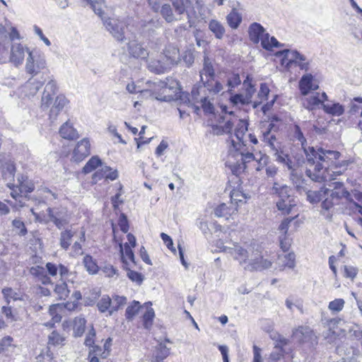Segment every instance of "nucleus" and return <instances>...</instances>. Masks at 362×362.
<instances>
[{
    "label": "nucleus",
    "instance_id": "nucleus-1",
    "mask_svg": "<svg viewBox=\"0 0 362 362\" xmlns=\"http://www.w3.org/2000/svg\"><path fill=\"white\" fill-rule=\"evenodd\" d=\"M305 154L308 165L305 171L308 177L317 182L331 180L328 177L331 175L329 171L338 165V159L341 156L339 151L321 146H309L305 148Z\"/></svg>",
    "mask_w": 362,
    "mask_h": 362
},
{
    "label": "nucleus",
    "instance_id": "nucleus-2",
    "mask_svg": "<svg viewBox=\"0 0 362 362\" xmlns=\"http://www.w3.org/2000/svg\"><path fill=\"white\" fill-rule=\"evenodd\" d=\"M328 194L322 202V209L329 211L336 207V210L344 214V208L348 205L351 199V192L345 187L341 182H334L329 185Z\"/></svg>",
    "mask_w": 362,
    "mask_h": 362
},
{
    "label": "nucleus",
    "instance_id": "nucleus-3",
    "mask_svg": "<svg viewBox=\"0 0 362 362\" xmlns=\"http://www.w3.org/2000/svg\"><path fill=\"white\" fill-rule=\"evenodd\" d=\"M173 8L175 9V13H173V8L169 4H164L162 6L160 9V14L163 18L168 22L171 23L175 21L182 20V15L185 12L187 15V19L189 23V28L192 26V16L187 11L191 5H193L194 1L197 6H199L200 4L199 0H171Z\"/></svg>",
    "mask_w": 362,
    "mask_h": 362
},
{
    "label": "nucleus",
    "instance_id": "nucleus-4",
    "mask_svg": "<svg viewBox=\"0 0 362 362\" xmlns=\"http://www.w3.org/2000/svg\"><path fill=\"white\" fill-rule=\"evenodd\" d=\"M25 71L33 76H37L46 67L45 55L38 50L28 51Z\"/></svg>",
    "mask_w": 362,
    "mask_h": 362
},
{
    "label": "nucleus",
    "instance_id": "nucleus-5",
    "mask_svg": "<svg viewBox=\"0 0 362 362\" xmlns=\"http://www.w3.org/2000/svg\"><path fill=\"white\" fill-rule=\"evenodd\" d=\"M279 55L284 56V60H287V66L295 64L300 69L308 71L310 69V62L306 57L297 50L284 49L278 53Z\"/></svg>",
    "mask_w": 362,
    "mask_h": 362
},
{
    "label": "nucleus",
    "instance_id": "nucleus-6",
    "mask_svg": "<svg viewBox=\"0 0 362 362\" xmlns=\"http://www.w3.org/2000/svg\"><path fill=\"white\" fill-rule=\"evenodd\" d=\"M272 264L270 260L264 259L261 252L257 250L250 255L247 264L244 266V269L250 272L262 271L271 267Z\"/></svg>",
    "mask_w": 362,
    "mask_h": 362
},
{
    "label": "nucleus",
    "instance_id": "nucleus-7",
    "mask_svg": "<svg viewBox=\"0 0 362 362\" xmlns=\"http://www.w3.org/2000/svg\"><path fill=\"white\" fill-rule=\"evenodd\" d=\"M47 212L49 220L59 230L64 228L69 222V216L64 209L48 208Z\"/></svg>",
    "mask_w": 362,
    "mask_h": 362
},
{
    "label": "nucleus",
    "instance_id": "nucleus-8",
    "mask_svg": "<svg viewBox=\"0 0 362 362\" xmlns=\"http://www.w3.org/2000/svg\"><path fill=\"white\" fill-rule=\"evenodd\" d=\"M222 250L231 255L234 259L238 261L240 265L243 268L249 261L250 255L239 244H233V247L223 246Z\"/></svg>",
    "mask_w": 362,
    "mask_h": 362
},
{
    "label": "nucleus",
    "instance_id": "nucleus-9",
    "mask_svg": "<svg viewBox=\"0 0 362 362\" xmlns=\"http://www.w3.org/2000/svg\"><path fill=\"white\" fill-rule=\"evenodd\" d=\"M45 82V79L42 76H40V79H39L37 77L32 76L23 86V92L27 96H33L44 85Z\"/></svg>",
    "mask_w": 362,
    "mask_h": 362
},
{
    "label": "nucleus",
    "instance_id": "nucleus-10",
    "mask_svg": "<svg viewBox=\"0 0 362 362\" xmlns=\"http://www.w3.org/2000/svg\"><path fill=\"white\" fill-rule=\"evenodd\" d=\"M90 144L87 139H83L78 142L73 153V159L76 162L83 160L90 153Z\"/></svg>",
    "mask_w": 362,
    "mask_h": 362
},
{
    "label": "nucleus",
    "instance_id": "nucleus-11",
    "mask_svg": "<svg viewBox=\"0 0 362 362\" xmlns=\"http://www.w3.org/2000/svg\"><path fill=\"white\" fill-rule=\"evenodd\" d=\"M57 84L53 80H50L45 86L42 100L41 107L43 109H47L53 102L52 95L56 94Z\"/></svg>",
    "mask_w": 362,
    "mask_h": 362
},
{
    "label": "nucleus",
    "instance_id": "nucleus-12",
    "mask_svg": "<svg viewBox=\"0 0 362 362\" xmlns=\"http://www.w3.org/2000/svg\"><path fill=\"white\" fill-rule=\"evenodd\" d=\"M129 54L134 58L146 59L148 57V51L144 47L143 44L136 41H129L128 43Z\"/></svg>",
    "mask_w": 362,
    "mask_h": 362
},
{
    "label": "nucleus",
    "instance_id": "nucleus-13",
    "mask_svg": "<svg viewBox=\"0 0 362 362\" xmlns=\"http://www.w3.org/2000/svg\"><path fill=\"white\" fill-rule=\"evenodd\" d=\"M200 82L204 84L206 80H213L215 77V71L212 66L211 59L208 56L204 57L203 68L199 71Z\"/></svg>",
    "mask_w": 362,
    "mask_h": 362
},
{
    "label": "nucleus",
    "instance_id": "nucleus-14",
    "mask_svg": "<svg viewBox=\"0 0 362 362\" xmlns=\"http://www.w3.org/2000/svg\"><path fill=\"white\" fill-rule=\"evenodd\" d=\"M27 50L21 44L13 43L11 45L10 61L16 66L21 64L25 57V52Z\"/></svg>",
    "mask_w": 362,
    "mask_h": 362
},
{
    "label": "nucleus",
    "instance_id": "nucleus-15",
    "mask_svg": "<svg viewBox=\"0 0 362 362\" xmlns=\"http://www.w3.org/2000/svg\"><path fill=\"white\" fill-rule=\"evenodd\" d=\"M238 211V207L233 203L221 204L214 209V214L216 217L228 219L229 216Z\"/></svg>",
    "mask_w": 362,
    "mask_h": 362
},
{
    "label": "nucleus",
    "instance_id": "nucleus-16",
    "mask_svg": "<svg viewBox=\"0 0 362 362\" xmlns=\"http://www.w3.org/2000/svg\"><path fill=\"white\" fill-rule=\"evenodd\" d=\"M266 33L264 27L258 23H253L249 26V37L254 44H258L260 40L262 41V37Z\"/></svg>",
    "mask_w": 362,
    "mask_h": 362
},
{
    "label": "nucleus",
    "instance_id": "nucleus-17",
    "mask_svg": "<svg viewBox=\"0 0 362 362\" xmlns=\"http://www.w3.org/2000/svg\"><path fill=\"white\" fill-rule=\"evenodd\" d=\"M119 252L121 253V258L123 263V267L127 272V275L128 278L132 281L133 282H136L137 284L140 285L144 281V276L137 272L133 271L128 268V262L124 259L123 255V245L122 243H119Z\"/></svg>",
    "mask_w": 362,
    "mask_h": 362
},
{
    "label": "nucleus",
    "instance_id": "nucleus-18",
    "mask_svg": "<svg viewBox=\"0 0 362 362\" xmlns=\"http://www.w3.org/2000/svg\"><path fill=\"white\" fill-rule=\"evenodd\" d=\"M13 339L7 336L2 338L0 341V354H4L6 356H11L16 349V346L13 344Z\"/></svg>",
    "mask_w": 362,
    "mask_h": 362
},
{
    "label": "nucleus",
    "instance_id": "nucleus-19",
    "mask_svg": "<svg viewBox=\"0 0 362 362\" xmlns=\"http://www.w3.org/2000/svg\"><path fill=\"white\" fill-rule=\"evenodd\" d=\"M313 76L311 74L303 75L299 81V88L303 95H307L311 90L316 88L313 86Z\"/></svg>",
    "mask_w": 362,
    "mask_h": 362
},
{
    "label": "nucleus",
    "instance_id": "nucleus-20",
    "mask_svg": "<svg viewBox=\"0 0 362 362\" xmlns=\"http://www.w3.org/2000/svg\"><path fill=\"white\" fill-rule=\"evenodd\" d=\"M295 259L296 255L293 252H289L287 254L283 253L281 255H279L277 264L282 268L288 267L293 269L296 265Z\"/></svg>",
    "mask_w": 362,
    "mask_h": 362
},
{
    "label": "nucleus",
    "instance_id": "nucleus-21",
    "mask_svg": "<svg viewBox=\"0 0 362 362\" xmlns=\"http://www.w3.org/2000/svg\"><path fill=\"white\" fill-rule=\"evenodd\" d=\"M323 110L332 116H340L344 112V107L339 103H328L322 104Z\"/></svg>",
    "mask_w": 362,
    "mask_h": 362
},
{
    "label": "nucleus",
    "instance_id": "nucleus-22",
    "mask_svg": "<svg viewBox=\"0 0 362 362\" xmlns=\"http://www.w3.org/2000/svg\"><path fill=\"white\" fill-rule=\"evenodd\" d=\"M75 233L76 232L70 228L65 229L61 232L59 245L62 249L67 250L69 248L71 243V239Z\"/></svg>",
    "mask_w": 362,
    "mask_h": 362
},
{
    "label": "nucleus",
    "instance_id": "nucleus-23",
    "mask_svg": "<svg viewBox=\"0 0 362 362\" xmlns=\"http://www.w3.org/2000/svg\"><path fill=\"white\" fill-rule=\"evenodd\" d=\"M263 141L267 144L272 151L281 148V144L277 141L276 135L270 130H266L262 132Z\"/></svg>",
    "mask_w": 362,
    "mask_h": 362
},
{
    "label": "nucleus",
    "instance_id": "nucleus-24",
    "mask_svg": "<svg viewBox=\"0 0 362 362\" xmlns=\"http://www.w3.org/2000/svg\"><path fill=\"white\" fill-rule=\"evenodd\" d=\"M209 29L216 38L221 40L223 37L226 29L223 25L217 20H211L209 23Z\"/></svg>",
    "mask_w": 362,
    "mask_h": 362
},
{
    "label": "nucleus",
    "instance_id": "nucleus-25",
    "mask_svg": "<svg viewBox=\"0 0 362 362\" xmlns=\"http://www.w3.org/2000/svg\"><path fill=\"white\" fill-rule=\"evenodd\" d=\"M226 21L232 29H237L242 22V14L233 8L227 15Z\"/></svg>",
    "mask_w": 362,
    "mask_h": 362
},
{
    "label": "nucleus",
    "instance_id": "nucleus-26",
    "mask_svg": "<svg viewBox=\"0 0 362 362\" xmlns=\"http://www.w3.org/2000/svg\"><path fill=\"white\" fill-rule=\"evenodd\" d=\"M66 102L67 100L64 95H58L56 98L54 103H53V105L50 109V117L55 118L58 115L59 112L62 111L64 107L66 105Z\"/></svg>",
    "mask_w": 362,
    "mask_h": 362
},
{
    "label": "nucleus",
    "instance_id": "nucleus-27",
    "mask_svg": "<svg viewBox=\"0 0 362 362\" xmlns=\"http://www.w3.org/2000/svg\"><path fill=\"white\" fill-rule=\"evenodd\" d=\"M293 335L300 341L305 342L312 340L314 334L310 327H300L293 332Z\"/></svg>",
    "mask_w": 362,
    "mask_h": 362
},
{
    "label": "nucleus",
    "instance_id": "nucleus-28",
    "mask_svg": "<svg viewBox=\"0 0 362 362\" xmlns=\"http://www.w3.org/2000/svg\"><path fill=\"white\" fill-rule=\"evenodd\" d=\"M327 194H328V189L325 187L321 188L319 191L308 190L307 192V199L310 203L315 204L323 198L325 199Z\"/></svg>",
    "mask_w": 362,
    "mask_h": 362
},
{
    "label": "nucleus",
    "instance_id": "nucleus-29",
    "mask_svg": "<svg viewBox=\"0 0 362 362\" xmlns=\"http://www.w3.org/2000/svg\"><path fill=\"white\" fill-rule=\"evenodd\" d=\"M296 206L295 199L291 197L290 199H283L276 202V206L279 211L284 214H289L291 212L293 207Z\"/></svg>",
    "mask_w": 362,
    "mask_h": 362
},
{
    "label": "nucleus",
    "instance_id": "nucleus-30",
    "mask_svg": "<svg viewBox=\"0 0 362 362\" xmlns=\"http://www.w3.org/2000/svg\"><path fill=\"white\" fill-rule=\"evenodd\" d=\"M272 191L274 194H276L279 196V201L290 199L292 197L290 194L291 189L287 185L279 186V184L275 182L272 187Z\"/></svg>",
    "mask_w": 362,
    "mask_h": 362
},
{
    "label": "nucleus",
    "instance_id": "nucleus-31",
    "mask_svg": "<svg viewBox=\"0 0 362 362\" xmlns=\"http://www.w3.org/2000/svg\"><path fill=\"white\" fill-rule=\"evenodd\" d=\"M261 45L262 47L267 50H272L273 47H279L281 46L280 42L274 37H270L268 33L264 34L263 37H262Z\"/></svg>",
    "mask_w": 362,
    "mask_h": 362
},
{
    "label": "nucleus",
    "instance_id": "nucleus-32",
    "mask_svg": "<svg viewBox=\"0 0 362 362\" xmlns=\"http://www.w3.org/2000/svg\"><path fill=\"white\" fill-rule=\"evenodd\" d=\"M60 135L64 138L73 140L78 138L77 132L67 122L64 123L59 129Z\"/></svg>",
    "mask_w": 362,
    "mask_h": 362
},
{
    "label": "nucleus",
    "instance_id": "nucleus-33",
    "mask_svg": "<svg viewBox=\"0 0 362 362\" xmlns=\"http://www.w3.org/2000/svg\"><path fill=\"white\" fill-rule=\"evenodd\" d=\"M203 86L214 95L219 93L223 89V85L219 81H214V78L213 80H206Z\"/></svg>",
    "mask_w": 362,
    "mask_h": 362
},
{
    "label": "nucleus",
    "instance_id": "nucleus-34",
    "mask_svg": "<svg viewBox=\"0 0 362 362\" xmlns=\"http://www.w3.org/2000/svg\"><path fill=\"white\" fill-rule=\"evenodd\" d=\"M291 351V349L288 350L278 349L274 347L273 351L269 355L268 362H280L285 361L284 357L285 354H288Z\"/></svg>",
    "mask_w": 362,
    "mask_h": 362
},
{
    "label": "nucleus",
    "instance_id": "nucleus-35",
    "mask_svg": "<svg viewBox=\"0 0 362 362\" xmlns=\"http://www.w3.org/2000/svg\"><path fill=\"white\" fill-rule=\"evenodd\" d=\"M66 337L61 335L57 331H52L48 336V344L54 346H63L65 344Z\"/></svg>",
    "mask_w": 362,
    "mask_h": 362
},
{
    "label": "nucleus",
    "instance_id": "nucleus-36",
    "mask_svg": "<svg viewBox=\"0 0 362 362\" xmlns=\"http://www.w3.org/2000/svg\"><path fill=\"white\" fill-rule=\"evenodd\" d=\"M21 192L30 193L35 189L34 183L29 180L27 177L21 176L18 178Z\"/></svg>",
    "mask_w": 362,
    "mask_h": 362
},
{
    "label": "nucleus",
    "instance_id": "nucleus-37",
    "mask_svg": "<svg viewBox=\"0 0 362 362\" xmlns=\"http://www.w3.org/2000/svg\"><path fill=\"white\" fill-rule=\"evenodd\" d=\"M245 88V95L252 101V98L256 91L255 84L252 83V78L250 75H247L243 83Z\"/></svg>",
    "mask_w": 362,
    "mask_h": 362
},
{
    "label": "nucleus",
    "instance_id": "nucleus-38",
    "mask_svg": "<svg viewBox=\"0 0 362 362\" xmlns=\"http://www.w3.org/2000/svg\"><path fill=\"white\" fill-rule=\"evenodd\" d=\"M248 198H250V196L239 189H233L230 192V203H233L237 206L239 203L245 202Z\"/></svg>",
    "mask_w": 362,
    "mask_h": 362
},
{
    "label": "nucleus",
    "instance_id": "nucleus-39",
    "mask_svg": "<svg viewBox=\"0 0 362 362\" xmlns=\"http://www.w3.org/2000/svg\"><path fill=\"white\" fill-rule=\"evenodd\" d=\"M86 320L84 317H77L74 320V334L75 337H81L84 331Z\"/></svg>",
    "mask_w": 362,
    "mask_h": 362
},
{
    "label": "nucleus",
    "instance_id": "nucleus-40",
    "mask_svg": "<svg viewBox=\"0 0 362 362\" xmlns=\"http://www.w3.org/2000/svg\"><path fill=\"white\" fill-rule=\"evenodd\" d=\"M102 166V161L98 156H93L83 168V173L88 174L94 170L98 166Z\"/></svg>",
    "mask_w": 362,
    "mask_h": 362
},
{
    "label": "nucleus",
    "instance_id": "nucleus-41",
    "mask_svg": "<svg viewBox=\"0 0 362 362\" xmlns=\"http://www.w3.org/2000/svg\"><path fill=\"white\" fill-rule=\"evenodd\" d=\"M141 308L140 303L134 300L126 309L125 317L128 320H132L134 317L138 313Z\"/></svg>",
    "mask_w": 362,
    "mask_h": 362
},
{
    "label": "nucleus",
    "instance_id": "nucleus-42",
    "mask_svg": "<svg viewBox=\"0 0 362 362\" xmlns=\"http://www.w3.org/2000/svg\"><path fill=\"white\" fill-rule=\"evenodd\" d=\"M127 303V298L124 296H115L113 297L111 310H109V315H111L115 311H117L121 307Z\"/></svg>",
    "mask_w": 362,
    "mask_h": 362
},
{
    "label": "nucleus",
    "instance_id": "nucleus-43",
    "mask_svg": "<svg viewBox=\"0 0 362 362\" xmlns=\"http://www.w3.org/2000/svg\"><path fill=\"white\" fill-rule=\"evenodd\" d=\"M83 262L86 270L90 274H93L97 273L98 267L90 255H86Z\"/></svg>",
    "mask_w": 362,
    "mask_h": 362
},
{
    "label": "nucleus",
    "instance_id": "nucleus-44",
    "mask_svg": "<svg viewBox=\"0 0 362 362\" xmlns=\"http://www.w3.org/2000/svg\"><path fill=\"white\" fill-rule=\"evenodd\" d=\"M112 300L109 296L105 295L102 296L100 300L97 303V307L100 312L105 313L108 309L111 310Z\"/></svg>",
    "mask_w": 362,
    "mask_h": 362
},
{
    "label": "nucleus",
    "instance_id": "nucleus-45",
    "mask_svg": "<svg viewBox=\"0 0 362 362\" xmlns=\"http://www.w3.org/2000/svg\"><path fill=\"white\" fill-rule=\"evenodd\" d=\"M247 122L245 120L240 119L238 124L235 129V136L239 141H242L245 133L247 131Z\"/></svg>",
    "mask_w": 362,
    "mask_h": 362
},
{
    "label": "nucleus",
    "instance_id": "nucleus-46",
    "mask_svg": "<svg viewBox=\"0 0 362 362\" xmlns=\"http://www.w3.org/2000/svg\"><path fill=\"white\" fill-rule=\"evenodd\" d=\"M306 102H307V104L305 105V106L307 109H309V110H314V109H315L316 107L319 106L320 105H321L322 106V104H324L322 103V99H320L319 98L318 94L311 95V96L307 98Z\"/></svg>",
    "mask_w": 362,
    "mask_h": 362
},
{
    "label": "nucleus",
    "instance_id": "nucleus-47",
    "mask_svg": "<svg viewBox=\"0 0 362 362\" xmlns=\"http://www.w3.org/2000/svg\"><path fill=\"white\" fill-rule=\"evenodd\" d=\"M148 69L156 74H160L165 71V66L158 60H152L148 64Z\"/></svg>",
    "mask_w": 362,
    "mask_h": 362
},
{
    "label": "nucleus",
    "instance_id": "nucleus-48",
    "mask_svg": "<svg viewBox=\"0 0 362 362\" xmlns=\"http://www.w3.org/2000/svg\"><path fill=\"white\" fill-rule=\"evenodd\" d=\"M269 93V88L266 83H261L260 88L258 92L257 96L260 99L259 102H255L253 105V107L256 108L259 104L262 103V100H267L268 95Z\"/></svg>",
    "mask_w": 362,
    "mask_h": 362
},
{
    "label": "nucleus",
    "instance_id": "nucleus-49",
    "mask_svg": "<svg viewBox=\"0 0 362 362\" xmlns=\"http://www.w3.org/2000/svg\"><path fill=\"white\" fill-rule=\"evenodd\" d=\"M54 292L58 295L59 299H65L69 296V293L67 284L64 282L57 284L54 288Z\"/></svg>",
    "mask_w": 362,
    "mask_h": 362
},
{
    "label": "nucleus",
    "instance_id": "nucleus-50",
    "mask_svg": "<svg viewBox=\"0 0 362 362\" xmlns=\"http://www.w3.org/2000/svg\"><path fill=\"white\" fill-rule=\"evenodd\" d=\"M241 83L240 75L238 74L233 73L228 76L227 86L229 89L228 91H231L233 88L237 87Z\"/></svg>",
    "mask_w": 362,
    "mask_h": 362
},
{
    "label": "nucleus",
    "instance_id": "nucleus-51",
    "mask_svg": "<svg viewBox=\"0 0 362 362\" xmlns=\"http://www.w3.org/2000/svg\"><path fill=\"white\" fill-rule=\"evenodd\" d=\"M170 354V349L164 344L160 343L156 351V358L157 361H160L165 358Z\"/></svg>",
    "mask_w": 362,
    "mask_h": 362
},
{
    "label": "nucleus",
    "instance_id": "nucleus-52",
    "mask_svg": "<svg viewBox=\"0 0 362 362\" xmlns=\"http://www.w3.org/2000/svg\"><path fill=\"white\" fill-rule=\"evenodd\" d=\"M241 156V163L238 164V168L240 170H244L246 168V163H250L255 160V156L252 153L250 152H246L243 153L242 152L240 153Z\"/></svg>",
    "mask_w": 362,
    "mask_h": 362
},
{
    "label": "nucleus",
    "instance_id": "nucleus-53",
    "mask_svg": "<svg viewBox=\"0 0 362 362\" xmlns=\"http://www.w3.org/2000/svg\"><path fill=\"white\" fill-rule=\"evenodd\" d=\"M13 227L16 230V233L21 236H25L27 233V228L23 221L21 219L16 218L12 221Z\"/></svg>",
    "mask_w": 362,
    "mask_h": 362
},
{
    "label": "nucleus",
    "instance_id": "nucleus-54",
    "mask_svg": "<svg viewBox=\"0 0 362 362\" xmlns=\"http://www.w3.org/2000/svg\"><path fill=\"white\" fill-rule=\"evenodd\" d=\"M202 108L205 114H213L214 112V106L213 103L204 96L200 99Z\"/></svg>",
    "mask_w": 362,
    "mask_h": 362
},
{
    "label": "nucleus",
    "instance_id": "nucleus-55",
    "mask_svg": "<svg viewBox=\"0 0 362 362\" xmlns=\"http://www.w3.org/2000/svg\"><path fill=\"white\" fill-rule=\"evenodd\" d=\"M230 101L232 103L235 105H247L251 103V100H249L248 97H247L245 94L243 93H237L232 95L230 97Z\"/></svg>",
    "mask_w": 362,
    "mask_h": 362
},
{
    "label": "nucleus",
    "instance_id": "nucleus-56",
    "mask_svg": "<svg viewBox=\"0 0 362 362\" xmlns=\"http://www.w3.org/2000/svg\"><path fill=\"white\" fill-rule=\"evenodd\" d=\"M172 55H169L170 53V50H166L165 57L170 60V63L171 64H177L180 61V56L179 53V49L173 47L171 50Z\"/></svg>",
    "mask_w": 362,
    "mask_h": 362
},
{
    "label": "nucleus",
    "instance_id": "nucleus-57",
    "mask_svg": "<svg viewBox=\"0 0 362 362\" xmlns=\"http://www.w3.org/2000/svg\"><path fill=\"white\" fill-rule=\"evenodd\" d=\"M154 316H155L154 311L152 308L146 311V313L143 315L144 326L146 329H150V327L152 325V322H153Z\"/></svg>",
    "mask_w": 362,
    "mask_h": 362
},
{
    "label": "nucleus",
    "instance_id": "nucleus-58",
    "mask_svg": "<svg viewBox=\"0 0 362 362\" xmlns=\"http://www.w3.org/2000/svg\"><path fill=\"white\" fill-rule=\"evenodd\" d=\"M293 136L296 139L299 141L301 144V146L305 151V144H307L306 139L305 138L300 127L298 124H296L294 126V130H293Z\"/></svg>",
    "mask_w": 362,
    "mask_h": 362
},
{
    "label": "nucleus",
    "instance_id": "nucleus-59",
    "mask_svg": "<svg viewBox=\"0 0 362 362\" xmlns=\"http://www.w3.org/2000/svg\"><path fill=\"white\" fill-rule=\"evenodd\" d=\"M344 300L341 298L335 299L329 304V309L335 312H339L344 308Z\"/></svg>",
    "mask_w": 362,
    "mask_h": 362
},
{
    "label": "nucleus",
    "instance_id": "nucleus-60",
    "mask_svg": "<svg viewBox=\"0 0 362 362\" xmlns=\"http://www.w3.org/2000/svg\"><path fill=\"white\" fill-rule=\"evenodd\" d=\"M8 44L6 42H0V63H4L6 61L8 55Z\"/></svg>",
    "mask_w": 362,
    "mask_h": 362
},
{
    "label": "nucleus",
    "instance_id": "nucleus-61",
    "mask_svg": "<svg viewBox=\"0 0 362 362\" xmlns=\"http://www.w3.org/2000/svg\"><path fill=\"white\" fill-rule=\"evenodd\" d=\"M178 86V82L177 81L173 80L171 78H166V81H159L158 86L162 88H169L174 89L177 88Z\"/></svg>",
    "mask_w": 362,
    "mask_h": 362
},
{
    "label": "nucleus",
    "instance_id": "nucleus-62",
    "mask_svg": "<svg viewBox=\"0 0 362 362\" xmlns=\"http://www.w3.org/2000/svg\"><path fill=\"white\" fill-rule=\"evenodd\" d=\"M160 238L167 247L173 253L176 252L175 248L173 247V241L172 238L165 233H160Z\"/></svg>",
    "mask_w": 362,
    "mask_h": 362
},
{
    "label": "nucleus",
    "instance_id": "nucleus-63",
    "mask_svg": "<svg viewBox=\"0 0 362 362\" xmlns=\"http://www.w3.org/2000/svg\"><path fill=\"white\" fill-rule=\"evenodd\" d=\"M273 153V156L277 162L284 164L285 162L288 161V155L284 153V152L281 151V148L277 149V151H274Z\"/></svg>",
    "mask_w": 362,
    "mask_h": 362
},
{
    "label": "nucleus",
    "instance_id": "nucleus-64",
    "mask_svg": "<svg viewBox=\"0 0 362 362\" xmlns=\"http://www.w3.org/2000/svg\"><path fill=\"white\" fill-rule=\"evenodd\" d=\"M291 180L293 184L296 185V188L300 189L303 188V185L304 184V180L303 179L301 175H299L296 172H291Z\"/></svg>",
    "mask_w": 362,
    "mask_h": 362
}]
</instances>
